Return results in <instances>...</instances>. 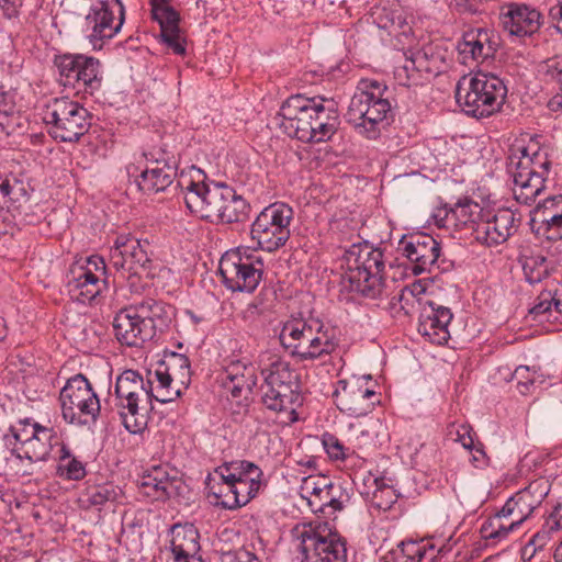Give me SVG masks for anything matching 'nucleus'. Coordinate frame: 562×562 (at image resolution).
I'll list each match as a JSON object with an SVG mask.
<instances>
[{"label":"nucleus","instance_id":"nucleus-1","mask_svg":"<svg viewBox=\"0 0 562 562\" xmlns=\"http://www.w3.org/2000/svg\"><path fill=\"white\" fill-rule=\"evenodd\" d=\"M183 199L192 214L211 223L243 222L250 207L241 195L224 183L207 186L191 181L186 188Z\"/></svg>","mask_w":562,"mask_h":562},{"label":"nucleus","instance_id":"nucleus-2","mask_svg":"<svg viewBox=\"0 0 562 562\" xmlns=\"http://www.w3.org/2000/svg\"><path fill=\"white\" fill-rule=\"evenodd\" d=\"M345 262L340 279L342 290L371 300L386 295L382 276L385 262L381 249L368 244L352 245L345 254Z\"/></svg>","mask_w":562,"mask_h":562},{"label":"nucleus","instance_id":"nucleus-3","mask_svg":"<svg viewBox=\"0 0 562 562\" xmlns=\"http://www.w3.org/2000/svg\"><path fill=\"white\" fill-rule=\"evenodd\" d=\"M280 341L302 361L321 359L338 347L335 328L316 317L288 321L281 329Z\"/></svg>","mask_w":562,"mask_h":562},{"label":"nucleus","instance_id":"nucleus-4","mask_svg":"<svg viewBox=\"0 0 562 562\" xmlns=\"http://www.w3.org/2000/svg\"><path fill=\"white\" fill-rule=\"evenodd\" d=\"M386 87L376 80H361L352 95L346 117L355 130L369 139H375L385 126L391 104L384 97Z\"/></svg>","mask_w":562,"mask_h":562},{"label":"nucleus","instance_id":"nucleus-5","mask_svg":"<svg viewBox=\"0 0 562 562\" xmlns=\"http://www.w3.org/2000/svg\"><path fill=\"white\" fill-rule=\"evenodd\" d=\"M515 146L510 150L507 171L513 179V193L517 202L529 205L546 189L551 161L540 149Z\"/></svg>","mask_w":562,"mask_h":562},{"label":"nucleus","instance_id":"nucleus-6","mask_svg":"<svg viewBox=\"0 0 562 562\" xmlns=\"http://www.w3.org/2000/svg\"><path fill=\"white\" fill-rule=\"evenodd\" d=\"M507 94L503 80L493 74L475 72L462 76L456 86V101L462 111L476 119L499 111Z\"/></svg>","mask_w":562,"mask_h":562},{"label":"nucleus","instance_id":"nucleus-7","mask_svg":"<svg viewBox=\"0 0 562 562\" xmlns=\"http://www.w3.org/2000/svg\"><path fill=\"white\" fill-rule=\"evenodd\" d=\"M263 376L262 403L273 412L294 413V404L299 401V385L290 363L280 356L266 352L260 358Z\"/></svg>","mask_w":562,"mask_h":562},{"label":"nucleus","instance_id":"nucleus-8","mask_svg":"<svg viewBox=\"0 0 562 562\" xmlns=\"http://www.w3.org/2000/svg\"><path fill=\"white\" fill-rule=\"evenodd\" d=\"M291 535L304 562H346L345 542L328 522L296 525Z\"/></svg>","mask_w":562,"mask_h":562},{"label":"nucleus","instance_id":"nucleus-9","mask_svg":"<svg viewBox=\"0 0 562 562\" xmlns=\"http://www.w3.org/2000/svg\"><path fill=\"white\" fill-rule=\"evenodd\" d=\"M263 270L262 258L240 247L226 251L218 266L224 285L234 292L252 293L262 280Z\"/></svg>","mask_w":562,"mask_h":562},{"label":"nucleus","instance_id":"nucleus-10","mask_svg":"<svg viewBox=\"0 0 562 562\" xmlns=\"http://www.w3.org/2000/svg\"><path fill=\"white\" fill-rule=\"evenodd\" d=\"M59 403L65 422L76 426L94 423L101 408L91 383L82 374L67 380L60 390Z\"/></svg>","mask_w":562,"mask_h":562},{"label":"nucleus","instance_id":"nucleus-11","mask_svg":"<svg viewBox=\"0 0 562 562\" xmlns=\"http://www.w3.org/2000/svg\"><path fill=\"white\" fill-rule=\"evenodd\" d=\"M44 121L50 125L52 137L65 143L79 140L91 124L89 111L68 98H57L49 102L46 105Z\"/></svg>","mask_w":562,"mask_h":562},{"label":"nucleus","instance_id":"nucleus-12","mask_svg":"<svg viewBox=\"0 0 562 562\" xmlns=\"http://www.w3.org/2000/svg\"><path fill=\"white\" fill-rule=\"evenodd\" d=\"M293 209L283 202L266 206L251 224L250 235L257 246L273 252L285 245L291 236L290 224Z\"/></svg>","mask_w":562,"mask_h":562},{"label":"nucleus","instance_id":"nucleus-13","mask_svg":"<svg viewBox=\"0 0 562 562\" xmlns=\"http://www.w3.org/2000/svg\"><path fill=\"white\" fill-rule=\"evenodd\" d=\"M20 425L21 429H12V437H4L5 446L15 459L44 461L49 457L54 446L59 445V438L53 428L31 423L29 419L21 422Z\"/></svg>","mask_w":562,"mask_h":562},{"label":"nucleus","instance_id":"nucleus-14","mask_svg":"<svg viewBox=\"0 0 562 562\" xmlns=\"http://www.w3.org/2000/svg\"><path fill=\"white\" fill-rule=\"evenodd\" d=\"M189 383L190 361L186 356L173 352L167 363L148 373V395L159 403H171L181 396Z\"/></svg>","mask_w":562,"mask_h":562},{"label":"nucleus","instance_id":"nucleus-15","mask_svg":"<svg viewBox=\"0 0 562 562\" xmlns=\"http://www.w3.org/2000/svg\"><path fill=\"white\" fill-rule=\"evenodd\" d=\"M55 66L58 81L65 88L90 95L101 88V65L94 57L65 54L55 58Z\"/></svg>","mask_w":562,"mask_h":562},{"label":"nucleus","instance_id":"nucleus-16","mask_svg":"<svg viewBox=\"0 0 562 562\" xmlns=\"http://www.w3.org/2000/svg\"><path fill=\"white\" fill-rule=\"evenodd\" d=\"M541 501L535 499L533 494H514L494 517L482 525V538L495 543L504 540L532 514Z\"/></svg>","mask_w":562,"mask_h":562},{"label":"nucleus","instance_id":"nucleus-17","mask_svg":"<svg viewBox=\"0 0 562 562\" xmlns=\"http://www.w3.org/2000/svg\"><path fill=\"white\" fill-rule=\"evenodd\" d=\"M150 256V244L147 239L122 234L115 238L111 248L110 265L122 279H130L142 272L149 273Z\"/></svg>","mask_w":562,"mask_h":562},{"label":"nucleus","instance_id":"nucleus-18","mask_svg":"<svg viewBox=\"0 0 562 562\" xmlns=\"http://www.w3.org/2000/svg\"><path fill=\"white\" fill-rule=\"evenodd\" d=\"M327 101L322 97L291 95L282 103L278 112L280 127L290 137L302 142L303 138H307L310 124L316 114L324 110Z\"/></svg>","mask_w":562,"mask_h":562},{"label":"nucleus","instance_id":"nucleus-19","mask_svg":"<svg viewBox=\"0 0 562 562\" xmlns=\"http://www.w3.org/2000/svg\"><path fill=\"white\" fill-rule=\"evenodd\" d=\"M106 266L102 257L91 256L85 262L71 265L67 274V289L72 300L90 303L105 284Z\"/></svg>","mask_w":562,"mask_h":562},{"label":"nucleus","instance_id":"nucleus-20","mask_svg":"<svg viewBox=\"0 0 562 562\" xmlns=\"http://www.w3.org/2000/svg\"><path fill=\"white\" fill-rule=\"evenodd\" d=\"M124 22L121 0H95L85 18L83 31L93 48H101L103 41L119 33Z\"/></svg>","mask_w":562,"mask_h":562},{"label":"nucleus","instance_id":"nucleus-21","mask_svg":"<svg viewBox=\"0 0 562 562\" xmlns=\"http://www.w3.org/2000/svg\"><path fill=\"white\" fill-rule=\"evenodd\" d=\"M225 484L231 492H237V485H244L248 492H259L266 487L262 470L247 460H233L215 468L205 479L206 487L215 488L216 484Z\"/></svg>","mask_w":562,"mask_h":562},{"label":"nucleus","instance_id":"nucleus-22","mask_svg":"<svg viewBox=\"0 0 562 562\" xmlns=\"http://www.w3.org/2000/svg\"><path fill=\"white\" fill-rule=\"evenodd\" d=\"M143 156L146 164L137 177V187L147 194L165 191L177 176L173 156L162 148H153L145 151Z\"/></svg>","mask_w":562,"mask_h":562},{"label":"nucleus","instance_id":"nucleus-23","mask_svg":"<svg viewBox=\"0 0 562 562\" xmlns=\"http://www.w3.org/2000/svg\"><path fill=\"white\" fill-rule=\"evenodd\" d=\"M397 250L411 262L413 274L419 276L431 271L440 256L441 247L428 234H412L400 240Z\"/></svg>","mask_w":562,"mask_h":562},{"label":"nucleus","instance_id":"nucleus-24","mask_svg":"<svg viewBox=\"0 0 562 562\" xmlns=\"http://www.w3.org/2000/svg\"><path fill=\"white\" fill-rule=\"evenodd\" d=\"M334 396L337 407L355 417L367 416L378 402L376 393L358 379L340 380Z\"/></svg>","mask_w":562,"mask_h":562},{"label":"nucleus","instance_id":"nucleus-25","mask_svg":"<svg viewBox=\"0 0 562 562\" xmlns=\"http://www.w3.org/2000/svg\"><path fill=\"white\" fill-rule=\"evenodd\" d=\"M519 218L510 209H498L492 216H482L476 225L475 239L486 246L505 243L518 228Z\"/></svg>","mask_w":562,"mask_h":562},{"label":"nucleus","instance_id":"nucleus-26","mask_svg":"<svg viewBox=\"0 0 562 562\" xmlns=\"http://www.w3.org/2000/svg\"><path fill=\"white\" fill-rule=\"evenodd\" d=\"M451 319L450 308L426 301L419 314L418 333L435 345H443L450 338L448 326Z\"/></svg>","mask_w":562,"mask_h":562},{"label":"nucleus","instance_id":"nucleus-27","mask_svg":"<svg viewBox=\"0 0 562 562\" xmlns=\"http://www.w3.org/2000/svg\"><path fill=\"white\" fill-rule=\"evenodd\" d=\"M150 402V396L114 393L112 409L117 413L127 431L138 434L147 424L145 403Z\"/></svg>","mask_w":562,"mask_h":562},{"label":"nucleus","instance_id":"nucleus-28","mask_svg":"<svg viewBox=\"0 0 562 562\" xmlns=\"http://www.w3.org/2000/svg\"><path fill=\"white\" fill-rule=\"evenodd\" d=\"M135 306H130L120 311L113 321V329L116 339L128 347L142 346L146 340H150V329L143 325L138 318Z\"/></svg>","mask_w":562,"mask_h":562},{"label":"nucleus","instance_id":"nucleus-29","mask_svg":"<svg viewBox=\"0 0 562 562\" xmlns=\"http://www.w3.org/2000/svg\"><path fill=\"white\" fill-rule=\"evenodd\" d=\"M531 225L548 234L549 239H562V194L544 199L531 213Z\"/></svg>","mask_w":562,"mask_h":562},{"label":"nucleus","instance_id":"nucleus-30","mask_svg":"<svg viewBox=\"0 0 562 562\" xmlns=\"http://www.w3.org/2000/svg\"><path fill=\"white\" fill-rule=\"evenodd\" d=\"M505 30L512 35L526 36L536 33L542 23L541 13L525 3H512L502 16Z\"/></svg>","mask_w":562,"mask_h":562},{"label":"nucleus","instance_id":"nucleus-31","mask_svg":"<svg viewBox=\"0 0 562 562\" xmlns=\"http://www.w3.org/2000/svg\"><path fill=\"white\" fill-rule=\"evenodd\" d=\"M497 42L495 35L486 29H473L463 34L459 44L460 54L473 60L483 61L494 56Z\"/></svg>","mask_w":562,"mask_h":562},{"label":"nucleus","instance_id":"nucleus-32","mask_svg":"<svg viewBox=\"0 0 562 562\" xmlns=\"http://www.w3.org/2000/svg\"><path fill=\"white\" fill-rule=\"evenodd\" d=\"M138 313V318L143 325L150 329V338L153 339L157 333H164L173 317V307L154 299L143 300L134 305Z\"/></svg>","mask_w":562,"mask_h":562},{"label":"nucleus","instance_id":"nucleus-33","mask_svg":"<svg viewBox=\"0 0 562 562\" xmlns=\"http://www.w3.org/2000/svg\"><path fill=\"white\" fill-rule=\"evenodd\" d=\"M539 80L554 92L548 102L552 112H562V55H555L539 63L537 67Z\"/></svg>","mask_w":562,"mask_h":562},{"label":"nucleus","instance_id":"nucleus-34","mask_svg":"<svg viewBox=\"0 0 562 562\" xmlns=\"http://www.w3.org/2000/svg\"><path fill=\"white\" fill-rule=\"evenodd\" d=\"M223 384L233 397L250 393L256 385L255 369L244 360L231 361L224 371Z\"/></svg>","mask_w":562,"mask_h":562},{"label":"nucleus","instance_id":"nucleus-35","mask_svg":"<svg viewBox=\"0 0 562 562\" xmlns=\"http://www.w3.org/2000/svg\"><path fill=\"white\" fill-rule=\"evenodd\" d=\"M340 124L339 113L331 101H327V105L321 113H317L310 124L307 138H303L305 143H322L329 140L337 132Z\"/></svg>","mask_w":562,"mask_h":562},{"label":"nucleus","instance_id":"nucleus-36","mask_svg":"<svg viewBox=\"0 0 562 562\" xmlns=\"http://www.w3.org/2000/svg\"><path fill=\"white\" fill-rule=\"evenodd\" d=\"M483 216L482 206L472 200L459 201L452 207L453 229L456 231H471L475 237L476 225L481 223Z\"/></svg>","mask_w":562,"mask_h":562},{"label":"nucleus","instance_id":"nucleus-37","mask_svg":"<svg viewBox=\"0 0 562 562\" xmlns=\"http://www.w3.org/2000/svg\"><path fill=\"white\" fill-rule=\"evenodd\" d=\"M172 554L198 553L200 550L199 531L192 524H177L170 530Z\"/></svg>","mask_w":562,"mask_h":562},{"label":"nucleus","instance_id":"nucleus-38","mask_svg":"<svg viewBox=\"0 0 562 562\" xmlns=\"http://www.w3.org/2000/svg\"><path fill=\"white\" fill-rule=\"evenodd\" d=\"M24 127L23 116L15 108L14 98L7 91H0V133L9 136Z\"/></svg>","mask_w":562,"mask_h":562},{"label":"nucleus","instance_id":"nucleus-39","mask_svg":"<svg viewBox=\"0 0 562 562\" xmlns=\"http://www.w3.org/2000/svg\"><path fill=\"white\" fill-rule=\"evenodd\" d=\"M378 425L379 420L373 418L348 425V441L355 449V453H357V450H362L374 442Z\"/></svg>","mask_w":562,"mask_h":562},{"label":"nucleus","instance_id":"nucleus-40","mask_svg":"<svg viewBox=\"0 0 562 562\" xmlns=\"http://www.w3.org/2000/svg\"><path fill=\"white\" fill-rule=\"evenodd\" d=\"M417 65L426 75L427 80L440 74L445 67V56L434 44H427L420 49L413 50Z\"/></svg>","mask_w":562,"mask_h":562},{"label":"nucleus","instance_id":"nucleus-41","mask_svg":"<svg viewBox=\"0 0 562 562\" xmlns=\"http://www.w3.org/2000/svg\"><path fill=\"white\" fill-rule=\"evenodd\" d=\"M403 65L395 67L394 78L398 85L404 87H414L423 85L427 80L426 75L422 71L417 65L416 56L413 50H409V55L406 53Z\"/></svg>","mask_w":562,"mask_h":562},{"label":"nucleus","instance_id":"nucleus-42","mask_svg":"<svg viewBox=\"0 0 562 562\" xmlns=\"http://www.w3.org/2000/svg\"><path fill=\"white\" fill-rule=\"evenodd\" d=\"M530 314L539 323L555 322L562 315V303L550 291L542 292Z\"/></svg>","mask_w":562,"mask_h":562},{"label":"nucleus","instance_id":"nucleus-43","mask_svg":"<svg viewBox=\"0 0 562 562\" xmlns=\"http://www.w3.org/2000/svg\"><path fill=\"white\" fill-rule=\"evenodd\" d=\"M398 549L406 558L405 562H432L437 555L435 546L428 540L403 541Z\"/></svg>","mask_w":562,"mask_h":562},{"label":"nucleus","instance_id":"nucleus-44","mask_svg":"<svg viewBox=\"0 0 562 562\" xmlns=\"http://www.w3.org/2000/svg\"><path fill=\"white\" fill-rule=\"evenodd\" d=\"M114 393L134 394L135 396H149L147 383L133 370H126L117 376Z\"/></svg>","mask_w":562,"mask_h":562},{"label":"nucleus","instance_id":"nucleus-45","mask_svg":"<svg viewBox=\"0 0 562 562\" xmlns=\"http://www.w3.org/2000/svg\"><path fill=\"white\" fill-rule=\"evenodd\" d=\"M330 494H301L303 501L313 513H322L325 517L334 516L342 509V503L336 498L329 497Z\"/></svg>","mask_w":562,"mask_h":562},{"label":"nucleus","instance_id":"nucleus-46","mask_svg":"<svg viewBox=\"0 0 562 562\" xmlns=\"http://www.w3.org/2000/svg\"><path fill=\"white\" fill-rule=\"evenodd\" d=\"M322 443L328 458L335 462H345L356 454L351 445H344L340 439L329 432L323 434Z\"/></svg>","mask_w":562,"mask_h":562},{"label":"nucleus","instance_id":"nucleus-47","mask_svg":"<svg viewBox=\"0 0 562 562\" xmlns=\"http://www.w3.org/2000/svg\"><path fill=\"white\" fill-rule=\"evenodd\" d=\"M59 456L58 473L68 480H80L86 475V470L79 460L71 457L70 451L61 445Z\"/></svg>","mask_w":562,"mask_h":562},{"label":"nucleus","instance_id":"nucleus-48","mask_svg":"<svg viewBox=\"0 0 562 562\" xmlns=\"http://www.w3.org/2000/svg\"><path fill=\"white\" fill-rule=\"evenodd\" d=\"M151 16L160 25L161 33L179 27V13L168 4L167 0L154 4L151 8Z\"/></svg>","mask_w":562,"mask_h":562},{"label":"nucleus","instance_id":"nucleus-49","mask_svg":"<svg viewBox=\"0 0 562 562\" xmlns=\"http://www.w3.org/2000/svg\"><path fill=\"white\" fill-rule=\"evenodd\" d=\"M256 494H206L207 503L222 509L234 510L247 505Z\"/></svg>","mask_w":562,"mask_h":562},{"label":"nucleus","instance_id":"nucleus-50","mask_svg":"<svg viewBox=\"0 0 562 562\" xmlns=\"http://www.w3.org/2000/svg\"><path fill=\"white\" fill-rule=\"evenodd\" d=\"M522 269L525 278L530 284L539 283L548 276V266L543 257L526 259Z\"/></svg>","mask_w":562,"mask_h":562},{"label":"nucleus","instance_id":"nucleus-51","mask_svg":"<svg viewBox=\"0 0 562 562\" xmlns=\"http://www.w3.org/2000/svg\"><path fill=\"white\" fill-rule=\"evenodd\" d=\"M400 494H366V502L372 515H380L390 510L397 502Z\"/></svg>","mask_w":562,"mask_h":562},{"label":"nucleus","instance_id":"nucleus-52","mask_svg":"<svg viewBox=\"0 0 562 562\" xmlns=\"http://www.w3.org/2000/svg\"><path fill=\"white\" fill-rule=\"evenodd\" d=\"M218 562H260V560L252 551L239 548L222 552Z\"/></svg>","mask_w":562,"mask_h":562},{"label":"nucleus","instance_id":"nucleus-53","mask_svg":"<svg viewBox=\"0 0 562 562\" xmlns=\"http://www.w3.org/2000/svg\"><path fill=\"white\" fill-rule=\"evenodd\" d=\"M450 435H456L454 440L460 442L464 449L473 450L474 440L472 437V428L468 424L451 425L449 429Z\"/></svg>","mask_w":562,"mask_h":562},{"label":"nucleus","instance_id":"nucleus-54","mask_svg":"<svg viewBox=\"0 0 562 562\" xmlns=\"http://www.w3.org/2000/svg\"><path fill=\"white\" fill-rule=\"evenodd\" d=\"M162 42L173 50L177 55H183L186 53V43L180 35L179 27L176 30H169L160 33Z\"/></svg>","mask_w":562,"mask_h":562},{"label":"nucleus","instance_id":"nucleus-55","mask_svg":"<svg viewBox=\"0 0 562 562\" xmlns=\"http://www.w3.org/2000/svg\"><path fill=\"white\" fill-rule=\"evenodd\" d=\"M535 373L530 372L529 367L519 366L513 373V380L517 381L518 386H520V393H526L529 391V387L535 383Z\"/></svg>","mask_w":562,"mask_h":562},{"label":"nucleus","instance_id":"nucleus-56","mask_svg":"<svg viewBox=\"0 0 562 562\" xmlns=\"http://www.w3.org/2000/svg\"><path fill=\"white\" fill-rule=\"evenodd\" d=\"M561 477H554L552 482H550L547 477H540L538 480L532 481L528 486L520 488L518 492H550L552 487L560 484Z\"/></svg>","mask_w":562,"mask_h":562},{"label":"nucleus","instance_id":"nucleus-57","mask_svg":"<svg viewBox=\"0 0 562 562\" xmlns=\"http://www.w3.org/2000/svg\"><path fill=\"white\" fill-rule=\"evenodd\" d=\"M432 218L436 226L453 229L452 207H438L432 214Z\"/></svg>","mask_w":562,"mask_h":562},{"label":"nucleus","instance_id":"nucleus-58","mask_svg":"<svg viewBox=\"0 0 562 562\" xmlns=\"http://www.w3.org/2000/svg\"><path fill=\"white\" fill-rule=\"evenodd\" d=\"M551 532L552 531H549L544 525L542 530L538 531L525 547L524 554L527 553L530 547H533V551H536L538 548H542L548 542Z\"/></svg>","mask_w":562,"mask_h":562},{"label":"nucleus","instance_id":"nucleus-59","mask_svg":"<svg viewBox=\"0 0 562 562\" xmlns=\"http://www.w3.org/2000/svg\"><path fill=\"white\" fill-rule=\"evenodd\" d=\"M546 528L549 531H559L562 529V504L554 507L546 521Z\"/></svg>","mask_w":562,"mask_h":562},{"label":"nucleus","instance_id":"nucleus-60","mask_svg":"<svg viewBox=\"0 0 562 562\" xmlns=\"http://www.w3.org/2000/svg\"><path fill=\"white\" fill-rule=\"evenodd\" d=\"M549 18L553 26L562 33V0L550 8Z\"/></svg>","mask_w":562,"mask_h":562},{"label":"nucleus","instance_id":"nucleus-61","mask_svg":"<svg viewBox=\"0 0 562 562\" xmlns=\"http://www.w3.org/2000/svg\"><path fill=\"white\" fill-rule=\"evenodd\" d=\"M0 8L8 19L16 18L19 14V5L14 0H0Z\"/></svg>","mask_w":562,"mask_h":562},{"label":"nucleus","instance_id":"nucleus-62","mask_svg":"<svg viewBox=\"0 0 562 562\" xmlns=\"http://www.w3.org/2000/svg\"><path fill=\"white\" fill-rule=\"evenodd\" d=\"M374 483L376 486V491L394 488V480L391 477H386L384 475L375 477Z\"/></svg>","mask_w":562,"mask_h":562},{"label":"nucleus","instance_id":"nucleus-63","mask_svg":"<svg viewBox=\"0 0 562 562\" xmlns=\"http://www.w3.org/2000/svg\"><path fill=\"white\" fill-rule=\"evenodd\" d=\"M173 562H202L201 558L198 557V553H181V554H172Z\"/></svg>","mask_w":562,"mask_h":562},{"label":"nucleus","instance_id":"nucleus-64","mask_svg":"<svg viewBox=\"0 0 562 562\" xmlns=\"http://www.w3.org/2000/svg\"><path fill=\"white\" fill-rule=\"evenodd\" d=\"M472 461L476 468L485 465L486 464L485 452L480 448H475L474 452L472 454Z\"/></svg>","mask_w":562,"mask_h":562}]
</instances>
